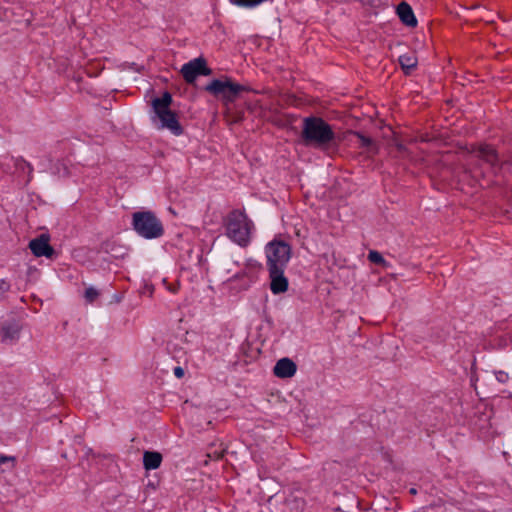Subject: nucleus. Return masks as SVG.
Instances as JSON below:
<instances>
[{"label":"nucleus","instance_id":"nucleus-1","mask_svg":"<svg viewBox=\"0 0 512 512\" xmlns=\"http://www.w3.org/2000/svg\"><path fill=\"white\" fill-rule=\"evenodd\" d=\"M300 140L305 147L322 152H328L337 147V137L332 126L317 116L305 117L302 120Z\"/></svg>","mask_w":512,"mask_h":512},{"label":"nucleus","instance_id":"nucleus-2","mask_svg":"<svg viewBox=\"0 0 512 512\" xmlns=\"http://www.w3.org/2000/svg\"><path fill=\"white\" fill-rule=\"evenodd\" d=\"M226 236L241 247H247L254 231V223L244 211L235 209L224 220Z\"/></svg>","mask_w":512,"mask_h":512},{"label":"nucleus","instance_id":"nucleus-3","mask_svg":"<svg viewBox=\"0 0 512 512\" xmlns=\"http://www.w3.org/2000/svg\"><path fill=\"white\" fill-rule=\"evenodd\" d=\"M172 96L169 92H165L162 97L152 100V107L156 117L158 118L161 129H168L172 134L179 136L183 133L177 115L170 109Z\"/></svg>","mask_w":512,"mask_h":512},{"label":"nucleus","instance_id":"nucleus-4","mask_svg":"<svg viewBox=\"0 0 512 512\" xmlns=\"http://www.w3.org/2000/svg\"><path fill=\"white\" fill-rule=\"evenodd\" d=\"M132 226L145 239H156L164 234L160 219L152 211H137L132 214Z\"/></svg>","mask_w":512,"mask_h":512},{"label":"nucleus","instance_id":"nucleus-5","mask_svg":"<svg viewBox=\"0 0 512 512\" xmlns=\"http://www.w3.org/2000/svg\"><path fill=\"white\" fill-rule=\"evenodd\" d=\"M268 270L285 269L291 258V247L284 241H271L265 246Z\"/></svg>","mask_w":512,"mask_h":512},{"label":"nucleus","instance_id":"nucleus-6","mask_svg":"<svg viewBox=\"0 0 512 512\" xmlns=\"http://www.w3.org/2000/svg\"><path fill=\"white\" fill-rule=\"evenodd\" d=\"M211 73L212 71L207 67L206 60L202 57L189 61L181 68V74L184 80L189 84L194 83L198 76H208Z\"/></svg>","mask_w":512,"mask_h":512},{"label":"nucleus","instance_id":"nucleus-7","mask_svg":"<svg viewBox=\"0 0 512 512\" xmlns=\"http://www.w3.org/2000/svg\"><path fill=\"white\" fill-rule=\"evenodd\" d=\"M50 236L41 234L29 242V248L34 256L52 258L55 255L54 248L49 244Z\"/></svg>","mask_w":512,"mask_h":512},{"label":"nucleus","instance_id":"nucleus-8","mask_svg":"<svg viewBox=\"0 0 512 512\" xmlns=\"http://www.w3.org/2000/svg\"><path fill=\"white\" fill-rule=\"evenodd\" d=\"M285 269L268 270L270 277V289L275 295L284 293L288 290V279L284 276Z\"/></svg>","mask_w":512,"mask_h":512},{"label":"nucleus","instance_id":"nucleus-9","mask_svg":"<svg viewBox=\"0 0 512 512\" xmlns=\"http://www.w3.org/2000/svg\"><path fill=\"white\" fill-rule=\"evenodd\" d=\"M20 326L16 322H7L0 326V339L3 343L12 344L18 340Z\"/></svg>","mask_w":512,"mask_h":512},{"label":"nucleus","instance_id":"nucleus-10","mask_svg":"<svg viewBox=\"0 0 512 512\" xmlns=\"http://www.w3.org/2000/svg\"><path fill=\"white\" fill-rule=\"evenodd\" d=\"M296 364L289 358H282L274 366L273 372L279 378H290L296 373Z\"/></svg>","mask_w":512,"mask_h":512},{"label":"nucleus","instance_id":"nucleus-11","mask_svg":"<svg viewBox=\"0 0 512 512\" xmlns=\"http://www.w3.org/2000/svg\"><path fill=\"white\" fill-rule=\"evenodd\" d=\"M397 14L400 20L407 26L415 27L417 20L414 16L412 8L405 2H402L397 7Z\"/></svg>","mask_w":512,"mask_h":512},{"label":"nucleus","instance_id":"nucleus-12","mask_svg":"<svg viewBox=\"0 0 512 512\" xmlns=\"http://www.w3.org/2000/svg\"><path fill=\"white\" fill-rule=\"evenodd\" d=\"M162 455L155 451H145L143 454V465L146 470H154L160 467Z\"/></svg>","mask_w":512,"mask_h":512},{"label":"nucleus","instance_id":"nucleus-13","mask_svg":"<svg viewBox=\"0 0 512 512\" xmlns=\"http://www.w3.org/2000/svg\"><path fill=\"white\" fill-rule=\"evenodd\" d=\"M398 60L406 75L411 74L412 71L417 67L418 60L414 52L403 54L399 56Z\"/></svg>","mask_w":512,"mask_h":512},{"label":"nucleus","instance_id":"nucleus-14","mask_svg":"<svg viewBox=\"0 0 512 512\" xmlns=\"http://www.w3.org/2000/svg\"><path fill=\"white\" fill-rule=\"evenodd\" d=\"M244 90L242 85L227 81L224 92L220 96L228 101H233L235 97Z\"/></svg>","mask_w":512,"mask_h":512},{"label":"nucleus","instance_id":"nucleus-15","mask_svg":"<svg viewBox=\"0 0 512 512\" xmlns=\"http://www.w3.org/2000/svg\"><path fill=\"white\" fill-rule=\"evenodd\" d=\"M354 134L359 139V143H360L361 147L366 148L369 153H373V154L377 153V146L375 145V143L373 142V140L371 138L366 137L365 135H363L359 132H354Z\"/></svg>","mask_w":512,"mask_h":512},{"label":"nucleus","instance_id":"nucleus-16","mask_svg":"<svg viewBox=\"0 0 512 512\" xmlns=\"http://www.w3.org/2000/svg\"><path fill=\"white\" fill-rule=\"evenodd\" d=\"M227 81L215 79L206 86V90L215 96H220L226 87Z\"/></svg>","mask_w":512,"mask_h":512},{"label":"nucleus","instance_id":"nucleus-17","mask_svg":"<svg viewBox=\"0 0 512 512\" xmlns=\"http://www.w3.org/2000/svg\"><path fill=\"white\" fill-rule=\"evenodd\" d=\"M15 165H16L17 169H20L22 171L27 169V171H28V181H30L31 178H32V172H33L32 165L29 162H27L26 160H24L23 158L16 159Z\"/></svg>","mask_w":512,"mask_h":512},{"label":"nucleus","instance_id":"nucleus-18","mask_svg":"<svg viewBox=\"0 0 512 512\" xmlns=\"http://www.w3.org/2000/svg\"><path fill=\"white\" fill-rule=\"evenodd\" d=\"M368 259H369V261H371L374 264H378V265L386 264L385 259L378 251L371 250L368 254Z\"/></svg>","mask_w":512,"mask_h":512},{"label":"nucleus","instance_id":"nucleus-19","mask_svg":"<svg viewBox=\"0 0 512 512\" xmlns=\"http://www.w3.org/2000/svg\"><path fill=\"white\" fill-rule=\"evenodd\" d=\"M11 289V284L6 279L0 278V301L6 299L7 294Z\"/></svg>","mask_w":512,"mask_h":512},{"label":"nucleus","instance_id":"nucleus-20","mask_svg":"<svg viewBox=\"0 0 512 512\" xmlns=\"http://www.w3.org/2000/svg\"><path fill=\"white\" fill-rule=\"evenodd\" d=\"M98 296H99L98 291L93 287H89L85 290V299L89 303H92L93 301H95Z\"/></svg>","mask_w":512,"mask_h":512},{"label":"nucleus","instance_id":"nucleus-21","mask_svg":"<svg viewBox=\"0 0 512 512\" xmlns=\"http://www.w3.org/2000/svg\"><path fill=\"white\" fill-rule=\"evenodd\" d=\"M495 375L496 379L501 383H505L508 380V374L504 371H498Z\"/></svg>","mask_w":512,"mask_h":512},{"label":"nucleus","instance_id":"nucleus-22","mask_svg":"<svg viewBox=\"0 0 512 512\" xmlns=\"http://www.w3.org/2000/svg\"><path fill=\"white\" fill-rule=\"evenodd\" d=\"M484 152L486 153L487 159L489 161H492L496 157L495 151L490 147H486L485 149H483V153Z\"/></svg>","mask_w":512,"mask_h":512},{"label":"nucleus","instance_id":"nucleus-23","mask_svg":"<svg viewBox=\"0 0 512 512\" xmlns=\"http://www.w3.org/2000/svg\"><path fill=\"white\" fill-rule=\"evenodd\" d=\"M173 372L177 378H182L184 376V369L180 366H176Z\"/></svg>","mask_w":512,"mask_h":512},{"label":"nucleus","instance_id":"nucleus-24","mask_svg":"<svg viewBox=\"0 0 512 512\" xmlns=\"http://www.w3.org/2000/svg\"><path fill=\"white\" fill-rule=\"evenodd\" d=\"M14 460H15L14 457L5 456V455L0 454V465L5 464L10 461L13 462Z\"/></svg>","mask_w":512,"mask_h":512},{"label":"nucleus","instance_id":"nucleus-25","mask_svg":"<svg viewBox=\"0 0 512 512\" xmlns=\"http://www.w3.org/2000/svg\"><path fill=\"white\" fill-rule=\"evenodd\" d=\"M224 455V450L213 452L214 459H221Z\"/></svg>","mask_w":512,"mask_h":512},{"label":"nucleus","instance_id":"nucleus-26","mask_svg":"<svg viewBox=\"0 0 512 512\" xmlns=\"http://www.w3.org/2000/svg\"><path fill=\"white\" fill-rule=\"evenodd\" d=\"M410 493H411V494H416V489H415V488H411V489H410Z\"/></svg>","mask_w":512,"mask_h":512},{"label":"nucleus","instance_id":"nucleus-27","mask_svg":"<svg viewBox=\"0 0 512 512\" xmlns=\"http://www.w3.org/2000/svg\"><path fill=\"white\" fill-rule=\"evenodd\" d=\"M148 289H149V295H152L153 289L151 287H149Z\"/></svg>","mask_w":512,"mask_h":512}]
</instances>
